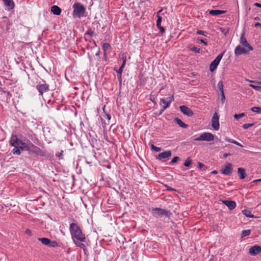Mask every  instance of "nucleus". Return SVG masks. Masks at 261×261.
<instances>
[{
	"label": "nucleus",
	"mask_w": 261,
	"mask_h": 261,
	"mask_svg": "<svg viewBox=\"0 0 261 261\" xmlns=\"http://www.w3.org/2000/svg\"><path fill=\"white\" fill-rule=\"evenodd\" d=\"M70 231L73 240L76 239L80 242H85L86 238L81 229L75 223H72L70 225Z\"/></svg>",
	"instance_id": "1"
},
{
	"label": "nucleus",
	"mask_w": 261,
	"mask_h": 261,
	"mask_svg": "<svg viewBox=\"0 0 261 261\" xmlns=\"http://www.w3.org/2000/svg\"><path fill=\"white\" fill-rule=\"evenodd\" d=\"M10 144L14 146L15 148H19L22 150H28L29 148L30 141H28L27 142L22 141L18 139L16 135H13L10 141Z\"/></svg>",
	"instance_id": "2"
},
{
	"label": "nucleus",
	"mask_w": 261,
	"mask_h": 261,
	"mask_svg": "<svg viewBox=\"0 0 261 261\" xmlns=\"http://www.w3.org/2000/svg\"><path fill=\"white\" fill-rule=\"evenodd\" d=\"M73 17L74 18H81L85 12V9L81 3H76L73 5Z\"/></svg>",
	"instance_id": "3"
},
{
	"label": "nucleus",
	"mask_w": 261,
	"mask_h": 261,
	"mask_svg": "<svg viewBox=\"0 0 261 261\" xmlns=\"http://www.w3.org/2000/svg\"><path fill=\"white\" fill-rule=\"evenodd\" d=\"M214 140V136L211 133L205 132L201 134L198 138L194 139V141H212Z\"/></svg>",
	"instance_id": "4"
},
{
	"label": "nucleus",
	"mask_w": 261,
	"mask_h": 261,
	"mask_svg": "<svg viewBox=\"0 0 261 261\" xmlns=\"http://www.w3.org/2000/svg\"><path fill=\"white\" fill-rule=\"evenodd\" d=\"M174 100V97L173 96H170L166 98H161L160 100V105L162 107L164 111L165 109L169 107L171 103Z\"/></svg>",
	"instance_id": "5"
},
{
	"label": "nucleus",
	"mask_w": 261,
	"mask_h": 261,
	"mask_svg": "<svg viewBox=\"0 0 261 261\" xmlns=\"http://www.w3.org/2000/svg\"><path fill=\"white\" fill-rule=\"evenodd\" d=\"M223 56V54H220L211 63L210 66V69L211 72H214L217 68L218 65H219L222 57Z\"/></svg>",
	"instance_id": "6"
},
{
	"label": "nucleus",
	"mask_w": 261,
	"mask_h": 261,
	"mask_svg": "<svg viewBox=\"0 0 261 261\" xmlns=\"http://www.w3.org/2000/svg\"><path fill=\"white\" fill-rule=\"evenodd\" d=\"M219 116L217 112H215L212 119V126L215 130H219L220 128Z\"/></svg>",
	"instance_id": "7"
},
{
	"label": "nucleus",
	"mask_w": 261,
	"mask_h": 261,
	"mask_svg": "<svg viewBox=\"0 0 261 261\" xmlns=\"http://www.w3.org/2000/svg\"><path fill=\"white\" fill-rule=\"evenodd\" d=\"M152 211H153V215L156 217L163 215L169 217L171 214L170 212L160 208H154Z\"/></svg>",
	"instance_id": "8"
},
{
	"label": "nucleus",
	"mask_w": 261,
	"mask_h": 261,
	"mask_svg": "<svg viewBox=\"0 0 261 261\" xmlns=\"http://www.w3.org/2000/svg\"><path fill=\"white\" fill-rule=\"evenodd\" d=\"M232 171V166L230 163H226L224 167L221 169L222 174L229 175L231 174Z\"/></svg>",
	"instance_id": "9"
},
{
	"label": "nucleus",
	"mask_w": 261,
	"mask_h": 261,
	"mask_svg": "<svg viewBox=\"0 0 261 261\" xmlns=\"http://www.w3.org/2000/svg\"><path fill=\"white\" fill-rule=\"evenodd\" d=\"M261 253V247L258 245H254L249 249V254L252 256H255Z\"/></svg>",
	"instance_id": "10"
},
{
	"label": "nucleus",
	"mask_w": 261,
	"mask_h": 261,
	"mask_svg": "<svg viewBox=\"0 0 261 261\" xmlns=\"http://www.w3.org/2000/svg\"><path fill=\"white\" fill-rule=\"evenodd\" d=\"M240 43L245 47L248 48V50H252L253 48L251 45L248 43L247 39L245 37L244 33H243L240 37Z\"/></svg>",
	"instance_id": "11"
},
{
	"label": "nucleus",
	"mask_w": 261,
	"mask_h": 261,
	"mask_svg": "<svg viewBox=\"0 0 261 261\" xmlns=\"http://www.w3.org/2000/svg\"><path fill=\"white\" fill-rule=\"evenodd\" d=\"M37 89L38 90L40 95H43L44 92H46L49 90V86L47 84H39L36 86Z\"/></svg>",
	"instance_id": "12"
},
{
	"label": "nucleus",
	"mask_w": 261,
	"mask_h": 261,
	"mask_svg": "<svg viewBox=\"0 0 261 261\" xmlns=\"http://www.w3.org/2000/svg\"><path fill=\"white\" fill-rule=\"evenodd\" d=\"M249 50H248V48L241 46V45L237 46L234 49V54L236 56H239L243 54H246Z\"/></svg>",
	"instance_id": "13"
},
{
	"label": "nucleus",
	"mask_w": 261,
	"mask_h": 261,
	"mask_svg": "<svg viewBox=\"0 0 261 261\" xmlns=\"http://www.w3.org/2000/svg\"><path fill=\"white\" fill-rule=\"evenodd\" d=\"M171 155V151L170 150H167L164 152L160 153L158 154L156 158V159L162 161L164 159H167Z\"/></svg>",
	"instance_id": "14"
},
{
	"label": "nucleus",
	"mask_w": 261,
	"mask_h": 261,
	"mask_svg": "<svg viewBox=\"0 0 261 261\" xmlns=\"http://www.w3.org/2000/svg\"><path fill=\"white\" fill-rule=\"evenodd\" d=\"M29 148V149L27 151H30L31 152L36 154H40L42 152L41 150L39 148L35 146L31 142L30 143Z\"/></svg>",
	"instance_id": "15"
},
{
	"label": "nucleus",
	"mask_w": 261,
	"mask_h": 261,
	"mask_svg": "<svg viewBox=\"0 0 261 261\" xmlns=\"http://www.w3.org/2000/svg\"><path fill=\"white\" fill-rule=\"evenodd\" d=\"M181 112L185 115L192 116L193 115V111L186 106H181L179 107Z\"/></svg>",
	"instance_id": "16"
},
{
	"label": "nucleus",
	"mask_w": 261,
	"mask_h": 261,
	"mask_svg": "<svg viewBox=\"0 0 261 261\" xmlns=\"http://www.w3.org/2000/svg\"><path fill=\"white\" fill-rule=\"evenodd\" d=\"M222 202L227 206L230 210L234 209L236 206V203L234 201L231 200H223Z\"/></svg>",
	"instance_id": "17"
},
{
	"label": "nucleus",
	"mask_w": 261,
	"mask_h": 261,
	"mask_svg": "<svg viewBox=\"0 0 261 261\" xmlns=\"http://www.w3.org/2000/svg\"><path fill=\"white\" fill-rule=\"evenodd\" d=\"M50 11L54 14L57 15H60L62 11L61 8L56 5L52 6L51 7Z\"/></svg>",
	"instance_id": "18"
},
{
	"label": "nucleus",
	"mask_w": 261,
	"mask_h": 261,
	"mask_svg": "<svg viewBox=\"0 0 261 261\" xmlns=\"http://www.w3.org/2000/svg\"><path fill=\"white\" fill-rule=\"evenodd\" d=\"M238 172L240 179H243L245 178L246 175L245 170L244 168H239L238 169Z\"/></svg>",
	"instance_id": "19"
},
{
	"label": "nucleus",
	"mask_w": 261,
	"mask_h": 261,
	"mask_svg": "<svg viewBox=\"0 0 261 261\" xmlns=\"http://www.w3.org/2000/svg\"><path fill=\"white\" fill-rule=\"evenodd\" d=\"M225 12V11H222L220 10H212L210 11L209 13L212 15L215 16L222 14Z\"/></svg>",
	"instance_id": "20"
},
{
	"label": "nucleus",
	"mask_w": 261,
	"mask_h": 261,
	"mask_svg": "<svg viewBox=\"0 0 261 261\" xmlns=\"http://www.w3.org/2000/svg\"><path fill=\"white\" fill-rule=\"evenodd\" d=\"M174 121L181 127L186 128L188 127V125L184 123L180 119L178 118H175Z\"/></svg>",
	"instance_id": "21"
},
{
	"label": "nucleus",
	"mask_w": 261,
	"mask_h": 261,
	"mask_svg": "<svg viewBox=\"0 0 261 261\" xmlns=\"http://www.w3.org/2000/svg\"><path fill=\"white\" fill-rule=\"evenodd\" d=\"M38 240L40 241L43 245L48 246L50 243V240L46 238H40L38 239Z\"/></svg>",
	"instance_id": "22"
},
{
	"label": "nucleus",
	"mask_w": 261,
	"mask_h": 261,
	"mask_svg": "<svg viewBox=\"0 0 261 261\" xmlns=\"http://www.w3.org/2000/svg\"><path fill=\"white\" fill-rule=\"evenodd\" d=\"M242 213L243 215H244L246 217L248 218H255V216L251 214V212L249 210H244L242 211Z\"/></svg>",
	"instance_id": "23"
},
{
	"label": "nucleus",
	"mask_w": 261,
	"mask_h": 261,
	"mask_svg": "<svg viewBox=\"0 0 261 261\" xmlns=\"http://www.w3.org/2000/svg\"><path fill=\"white\" fill-rule=\"evenodd\" d=\"M4 2L5 5L10 9H12L14 8V4L11 0H5Z\"/></svg>",
	"instance_id": "24"
},
{
	"label": "nucleus",
	"mask_w": 261,
	"mask_h": 261,
	"mask_svg": "<svg viewBox=\"0 0 261 261\" xmlns=\"http://www.w3.org/2000/svg\"><path fill=\"white\" fill-rule=\"evenodd\" d=\"M251 111L257 114H261V108L259 107H254L251 109Z\"/></svg>",
	"instance_id": "25"
},
{
	"label": "nucleus",
	"mask_w": 261,
	"mask_h": 261,
	"mask_svg": "<svg viewBox=\"0 0 261 261\" xmlns=\"http://www.w3.org/2000/svg\"><path fill=\"white\" fill-rule=\"evenodd\" d=\"M102 47L104 50L105 53L106 54V51L110 50V49L111 48V46L109 43H105L103 44Z\"/></svg>",
	"instance_id": "26"
},
{
	"label": "nucleus",
	"mask_w": 261,
	"mask_h": 261,
	"mask_svg": "<svg viewBox=\"0 0 261 261\" xmlns=\"http://www.w3.org/2000/svg\"><path fill=\"white\" fill-rule=\"evenodd\" d=\"M217 87L220 92H224L223 91V84L222 81H219L218 83Z\"/></svg>",
	"instance_id": "27"
},
{
	"label": "nucleus",
	"mask_w": 261,
	"mask_h": 261,
	"mask_svg": "<svg viewBox=\"0 0 261 261\" xmlns=\"http://www.w3.org/2000/svg\"><path fill=\"white\" fill-rule=\"evenodd\" d=\"M251 233V231L249 229L244 230L242 232V237H244L249 236Z\"/></svg>",
	"instance_id": "28"
},
{
	"label": "nucleus",
	"mask_w": 261,
	"mask_h": 261,
	"mask_svg": "<svg viewBox=\"0 0 261 261\" xmlns=\"http://www.w3.org/2000/svg\"><path fill=\"white\" fill-rule=\"evenodd\" d=\"M73 242L77 246H79L80 248H83L84 249L85 248L86 246L84 244L80 242H77L75 240H74Z\"/></svg>",
	"instance_id": "29"
},
{
	"label": "nucleus",
	"mask_w": 261,
	"mask_h": 261,
	"mask_svg": "<svg viewBox=\"0 0 261 261\" xmlns=\"http://www.w3.org/2000/svg\"><path fill=\"white\" fill-rule=\"evenodd\" d=\"M244 116H245V113H241V114H235L234 115V118L236 120H238L240 118L243 117Z\"/></svg>",
	"instance_id": "30"
},
{
	"label": "nucleus",
	"mask_w": 261,
	"mask_h": 261,
	"mask_svg": "<svg viewBox=\"0 0 261 261\" xmlns=\"http://www.w3.org/2000/svg\"><path fill=\"white\" fill-rule=\"evenodd\" d=\"M125 60H123L122 64L121 65V66H120L119 69L117 71L118 73L121 74V73L122 72V69L124 67V65H125Z\"/></svg>",
	"instance_id": "31"
},
{
	"label": "nucleus",
	"mask_w": 261,
	"mask_h": 261,
	"mask_svg": "<svg viewBox=\"0 0 261 261\" xmlns=\"http://www.w3.org/2000/svg\"><path fill=\"white\" fill-rule=\"evenodd\" d=\"M151 148L152 150L156 152H159L161 150V148L160 147H156L153 144H151Z\"/></svg>",
	"instance_id": "32"
},
{
	"label": "nucleus",
	"mask_w": 261,
	"mask_h": 261,
	"mask_svg": "<svg viewBox=\"0 0 261 261\" xmlns=\"http://www.w3.org/2000/svg\"><path fill=\"white\" fill-rule=\"evenodd\" d=\"M158 19L156 21V25L157 27L161 25V22L162 20V18L161 16H160L159 14L157 15Z\"/></svg>",
	"instance_id": "33"
},
{
	"label": "nucleus",
	"mask_w": 261,
	"mask_h": 261,
	"mask_svg": "<svg viewBox=\"0 0 261 261\" xmlns=\"http://www.w3.org/2000/svg\"><path fill=\"white\" fill-rule=\"evenodd\" d=\"M191 164V160L188 158L184 163V166L186 167H189Z\"/></svg>",
	"instance_id": "34"
},
{
	"label": "nucleus",
	"mask_w": 261,
	"mask_h": 261,
	"mask_svg": "<svg viewBox=\"0 0 261 261\" xmlns=\"http://www.w3.org/2000/svg\"><path fill=\"white\" fill-rule=\"evenodd\" d=\"M12 152L14 154H17V155H19L21 153V151H20L19 148L14 149L12 150Z\"/></svg>",
	"instance_id": "35"
},
{
	"label": "nucleus",
	"mask_w": 261,
	"mask_h": 261,
	"mask_svg": "<svg viewBox=\"0 0 261 261\" xmlns=\"http://www.w3.org/2000/svg\"><path fill=\"white\" fill-rule=\"evenodd\" d=\"M249 86L257 91H260L261 90V86H257L252 84H250Z\"/></svg>",
	"instance_id": "36"
},
{
	"label": "nucleus",
	"mask_w": 261,
	"mask_h": 261,
	"mask_svg": "<svg viewBox=\"0 0 261 261\" xmlns=\"http://www.w3.org/2000/svg\"><path fill=\"white\" fill-rule=\"evenodd\" d=\"M58 246V243L56 242V241H50V243H49L48 246L49 247H56Z\"/></svg>",
	"instance_id": "37"
},
{
	"label": "nucleus",
	"mask_w": 261,
	"mask_h": 261,
	"mask_svg": "<svg viewBox=\"0 0 261 261\" xmlns=\"http://www.w3.org/2000/svg\"><path fill=\"white\" fill-rule=\"evenodd\" d=\"M179 158L178 156H175L172 159V160L170 164H172L173 163H175L177 162L178 161H179Z\"/></svg>",
	"instance_id": "38"
},
{
	"label": "nucleus",
	"mask_w": 261,
	"mask_h": 261,
	"mask_svg": "<svg viewBox=\"0 0 261 261\" xmlns=\"http://www.w3.org/2000/svg\"><path fill=\"white\" fill-rule=\"evenodd\" d=\"M221 95V100L223 103H224L225 100V96L224 95V92H220Z\"/></svg>",
	"instance_id": "39"
},
{
	"label": "nucleus",
	"mask_w": 261,
	"mask_h": 261,
	"mask_svg": "<svg viewBox=\"0 0 261 261\" xmlns=\"http://www.w3.org/2000/svg\"><path fill=\"white\" fill-rule=\"evenodd\" d=\"M253 126V124H249V123H246V124H244L243 125V127L244 129H247L249 127H251Z\"/></svg>",
	"instance_id": "40"
},
{
	"label": "nucleus",
	"mask_w": 261,
	"mask_h": 261,
	"mask_svg": "<svg viewBox=\"0 0 261 261\" xmlns=\"http://www.w3.org/2000/svg\"><path fill=\"white\" fill-rule=\"evenodd\" d=\"M191 50L193 51H194V52H195V53H199L200 52V48H197L196 47H195V46L192 47V48H191Z\"/></svg>",
	"instance_id": "41"
},
{
	"label": "nucleus",
	"mask_w": 261,
	"mask_h": 261,
	"mask_svg": "<svg viewBox=\"0 0 261 261\" xmlns=\"http://www.w3.org/2000/svg\"><path fill=\"white\" fill-rule=\"evenodd\" d=\"M225 140L226 141L228 142H230V143H233V144L236 143V142H235L236 140H234L233 139H229V138H226Z\"/></svg>",
	"instance_id": "42"
},
{
	"label": "nucleus",
	"mask_w": 261,
	"mask_h": 261,
	"mask_svg": "<svg viewBox=\"0 0 261 261\" xmlns=\"http://www.w3.org/2000/svg\"><path fill=\"white\" fill-rule=\"evenodd\" d=\"M25 233L26 234L29 235L30 236H32V231H31V230H30L29 229H27L25 230Z\"/></svg>",
	"instance_id": "43"
},
{
	"label": "nucleus",
	"mask_w": 261,
	"mask_h": 261,
	"mask_svg": "<svg viewBox=\"0 0 261 261\" xmlns=\"http://www.w3.org/2000/svg\"><path fill=\"white\" fill-rule=\"evenodd\" d=\"M63 153V151L61 150L60 152H59L58 153V156L59 159H62L63 158V157H62Z\"/></svg>",
	"instance_id": "44"
},
{
	"label": "nucleus",
	"mask_w": 261,
	"mask_h": 261,
	"mask_svg": "<svg viewBox=\"0 0 261 261\" xmlns=\"http://www.w3.org/2000/svg\"><path fill=\"white\" fill-rule=\"evenodd\" d=\"M197 40L198 41H199L201 43H203L205 45H207V42L205 40H203V39H200V38H197Z\"/></svg>",
	"instance_id": "45"
},
{
	"label": "nucleus",
	"mask_w": 261,
	"mask_h": 261,
	"mask_svg": "<svg viewBox=\"0 0 261 261\" xmlns=\"http://www.w3.org/2000/svg\"><path fill=\"white\" fill-rule=\"evenodd\" d=\"M157 27L160 30V32L162 33H163L165 32V29L163 27H162L161 25L158 26Z\"/></svg>",
	"instance_id": "46"
},
{
	"label": "nucleus",
	"mask_w": 261,
	"mask_h": 261,
	"mask_svg": "<svg viewBox=\"0 0 261 261\" xmlns=\"http://www.w3.org/2000/svg\"><path fill=\"white\" fill-rule=\"evenodd\" d=\"M197 34L205 35L204 32L201 30H198L196 32Z\"/></svg>",
	"instance_id": "47"
},
{
	"label": "nucleus",
	"mask_w": 261,
	"mask_h": 261,
	"mask_svg": "<svg viewBox=\"0 0 261 261\" xmlns=\"http://www.w3.org/2000/svg\"><path fill=\"white\" fill-rule=\"evenodd\" d=\"M105 117L107 118L109 121L111 119V116L109 114H105Z\"/></svg>",
	"instance_id": "48"
},
{
	"label": "nucleus",
	"mask_w": 261,
	"mask_h": 261,
	"mask_svg": "<svg viewBox=\"0 0 261 261\" xmlns=\"http://www.w3.org/2000/svg\"><path fill=\"white\" fill-rule=\"evenodd\" d=\"M167 190H168V191H175V189H174L173 188H171L170 187H167Z\"/></svg>",
	"instance_id": "49"
},
{
	"label": "nucleus",
	"mask_w": 261,
	"mask_h": 261,
	"mask_svg": "<svg viewBox=\"0 0 261 261\" xmlns=\"http://www.w3.org/2000/svg\"><path fill=\"white\" fill-rule=\"evenodd\" d=\"M87 34H88L90 36H92L94 34V32L93 31H89L87 32Z\"/></svg>",
	"instance_id": "50"
},
{
	"label": "nucleus",
	"mask_w": 261,
	"mask_h": 261,
	"mask_svg": "<svg viewBox=\"0 0 261 261\" xmlns=\"http://www.w3.org/2000/svg\"><path fill=\"white\" fill-rule=\"evenodd\" d=\"M254 6L257 7L261 8V4L259 3H255Z\"/></svg>",
	"instance_id": "51"
},
{
	"label": "nucleus",
	"mask_w": 261,
	"mask_h": 261,
	"mask_svg": "<svg viewBox=\"0 0 261 261\" xmlns=\"http://www.w3.org/2000/svg\"><path fill=\"white\" fill-rule=\"evenodd\" d=\"M204 166L203 164H202V163H198V167L199 168H202Z\"/></svg>",
	"instance_id": "52"
},
{
	"label": "nucleus",
	"mask_w": 261,
	"mask_h": 261,
	"mask_svg": "<svg viewBox=\"0 0 261 261\" xmlns=\"http://www.w3.org/2000/svg\"><path fill=\"white\" fill-rule=\"evenodd\" d=\"M254 26L255 27H261V23H259V22H256L254 24Z\"/></svg>",
	"instance_id": "53"
},
{
	"label": "nucleus",
	"mask_w": 261,
	"mask_h": 261,
	"mask_svg": "<svg viewBox=\"0 0 261 261\" xmlns=\"http://www.w3.org/2000/svg\"><path fill=\"white\" fill-rule=\"evenodd\" d=\"M235 142H236V143H234V144L238 145L239 146H241V147H243V145L242 144H241L240 143H239L238 142L236 141Z\"/></svg>",
	"instance_id": "54"
},
{
	"label": "nucleus",
	"mask_w": 261,
	"mask_h": 261,
	"mask_svg": "<svg viewBox=\"0 0 261 261\" xmlns=\"http://www.w3.org/2000/svg\"><path fill=\"white\" fill-rule=\"evenodd\" d=\"M258 181L261 182V179H258L254 180L253 181V182H258Z\"/></svg>",
	"instance_id": "55"
},
{
	"label": "nucleus",
	"mask_w": 261,
	"mask_h": 261,
	"mask_svg": "<svg viewBox=\"0 0 261 261\" xmlns=\"http://www.w3.org/2000/svg\"><path fill=\"white\" fill-rule=\"evenodd\" d=\"M217 173H218V172L216 170H214L212 172V173L213 174H217Z\"/></svg>",
	"instance_id": "56"
},
{
	"label": "nucleus",
	"mask_w": 261,
	"mask_h": 261,
	"mask_svg": "<svg viewBox=\"0 0 261 261\" xmlns=\"http://www.w3.org/2000/svg\"><path fill=\"white\" fill-rule=\"evenodd\" d=\"M227 156H228V154H227V153H225V154H224V157L226 158V157H227Z\"/></svg>",
	"instance_id": "57"
},
{
	"label": "nucleus",
	"mask_w": 261,
	"mask_h": 261,
	"mask_svg": "<svg viewBox=\"0 0 261 261\" xmlns=\"http://www.w3.org/2000/svg\"><path fill=\"white\" fill-rule=\"evenodd\" d=\"M259 19V18L258 17H255L254 18V19H255V20H258Z\"/></svg>",
	"instance_id": "58"
},
{
	"label": "nucleus",
	"mask_w": 261,
	"mask_h": 261,
	"mask_svg": "<svg viewBox=\"0 0 261 261\" xmlns=\"http://www.w3.org/2000/svg\"><path fill=\"white\" fill-rule=\"evenodd\" d=\"M257 84H259L261 85V81L260 82H256Z\"/></svg>",
	"instance_id": "59"
},
{
	"label": "nucleus",
	"mask_w": 261,
	"mask_h": 261,
	"mask_svg": "<svg viewBox=\"0 0 261 261\" xmlns=\"http://www.w3.org/2000/svg\"><path fill=\"white\" fill-rule=\"evenodd\" d=\"M162 9H161V10H160L158 12V14H159V13H160V12L162 11Z\"/></svg>",
	"instance_id": "60"
},
{
	"label": "nucleus",
	"mask_w": 261,
	"mask_h": 261,
	"mask_svg": "<svg viewBox=\"0 0 261 261\" xmlns=\"http://www.w3.org/2000/svg\"><path fill=\"white\" fill-rule=\"evenodd\" d=\"M0 85H2V83H1V81H0Z\"/></svg>",
	"instance_id": "61"
},
{
	"label": "nucleus",
	"mask_w": 261,
	"mask_h": 261,
	"mask_svg": "<svg viewBox=\"0 0 261 261\" xmlns=\"http://www.w3.org/2000/svg\"><path fill=\"white\" fill-rule=\"evenodd\" d=\"M5 0H3V1H4Z\"/></svg>",
	"instance_id": "62"
}]
</instances>
